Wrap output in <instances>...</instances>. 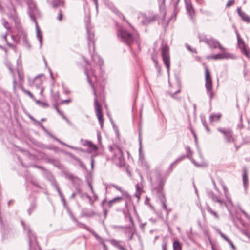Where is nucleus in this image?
I'll return each mask as SVG.
<instances>
[{
	"instance_id": "4468645a",
	"label": "nucleus",
	"mask_w": 250,
	"mask_h": 250,
	"mask_svg": "<svg viewBox=\"0 0 250 250\" xmlns=\"http://www.w3.org/2000/svg\"><path fill=\"white\" fill-rule=\"evenodd\" d=\"M173 250H182V244L178 240H175L173 243Z\"/></svg>"
},
{
	"instance_id": "20e7f679",
	"label": "nucleus",
	"mask_w": 250,
	"mask_h": 250,
	"mask_svg": "<svg viewBox=\"0 0 250 250\" xmlns=\"http://www.w3.org/2000/svg\"><path fill=\"white\" fill-rule=\"evenodd\" d=\"M117 36L128 45L131 44L133 42L132 34L124 29L121 28L118 30Z\"/></svg>"
},
{
	"instance_id": "4be33fe9",
	"label": "nucleus",
	"mask_w": 250,
	"mask_h": 250,
	"mask_svg": "<svg viewBox=\"0 0 250 250\" xmlns=\"http://www.w3.org/2000/svg\"><path fill=\"white\" fill-rule=\"evenodd\" d=\"M63 17V13L62 11L61 10H60L59 11L58 16L57 17V19L59 21H61L62 20Z\"/></svg>"
},
{
	"instance_id": "393cba45",
	"label": "nucleus",
	"mask_w": 250,
	"mask_h": 250,
	"mask_svg": "<svg viewBox=\"0 0 250 250\" xmlns=\"http://www.w3.org/2000/svg\"><path fill=\"white\" fill-rule=\"evenodd\" d=\"M3 25L6 29H9L10 28V26L9 24L6 21H4L3 22Z\"/></svg>"
},
{
	"instance_id": "473e14b6",
	"label": "nucleus",
	"mask_w": 250,
	"mask_h": 250,
	"mask_svg": "<svg viewBox=\"0 0 250 250\" xmlns=\"http://www.w3.org/2000/svg\"><path fill=\"white\" fill-rule=\"evenodd\" d=\"M3 39H4V40L5 41H7V34H4L3 36Z\"/></svg>"
},
{
	"instance_id": "0eeeda50",
	"label": "nucleus",
	"mask_w": 250,
	"mask_h": 250,
	"mask_svg": "<svg viewBox=\"0 0 250 250\" xmlns=\"http://www.w3.org/2000/svg\"><path fill=\"white\" fill-rule=\"evenodd\" d=\"M205 80L207 89L209 91H211L212 88V82L210 72L207 67L205 68Z\"/></svg>"
},
{
	"instance_id": "2eb2a0df",
	"label": "nucleus",
	"mask_w": 250,
	"mask_h": 250,
	"mask_svg": "<svg viewBox=\"0 0 250 250\" xmlns=\"http://www.w3.org/2000/svg\"><path fill=\"white\" fill-rule=\"evenodd\" d=\"M246 168L243 169V181L244 185H247L248 183V177Z\"/></svg>"
},
{
	"instance_id": "7c9ffc66",
	"label": "nucleus",
	"mask_w": 250,
	"mask_h": 250,
	"mask_svg": "<svg viewBox=\"0 0 250 250\" xmlns=\"http://www.w3.org/2000/svg\"><path fill=\"white\" fill-rule=\"evenodd\" d=\"M123 21H125L126 23H127V24L132 28H133V27L128 22V21L125 19V17L123 18Z\"/></svg>"
},
{
	"instance_id": "f8f14e48",
	"label": "nucleus",
	"mask_w": 250,
	"mask_h": 250,
	"mask_svg": "<svg viewBox=\"0 0 250 250\" xmlns=\"http://www.w3.org/2000/svg\"><path fill=\"white\" fill-rule=\"evenodd\" d=\"M210 46L213 48H219L222 51L226 50V49L224 48L223 46H222L218 41H212L210 43Z\"/></svg>"
},
{
	"instance_id": "f704fd0d",
	"label": "nucleus",
	"mask_w": 250,
	"mask_h": 250,
	"mask_svg": "<svg viewBox=\"0 0 250 250\" xmlns=\"http://www.w3.org/2000/svg\"><path fill=\"white\" fill-rule=\"evenodd\" d=\"M56 109L59 113H61V112L59 111V109L57 107L56 108Z\"/></svg>"
},
{
	"instance_id": "dca6fc26",
	"label": "nucleus",
	"mask_w": 250,
	"mask_h": 250,
	"mask_svg": "<svg viewBox=\"0 0 250 250\" xmlns=\"http://www.w3.org/2000/svg\"><path fill=\"white\" fill-rule=\"evenodd\" d=\"M18 75L19 79L20 82L21 83L24 81V74L22 71L18 70Z\"/></svg>"
},
{
	"instance_id": "bb28decb",
	"label": "nucleus",
	"mask_w": 250,
	"mask_h": 250,
	"mask_svg": "<svg viewBox=\"0 0 250 250\" xmlns=\"http://www.w3.org/2000/svg\"><path fill=\"white\" fill-rule=\"evenodd\" d=\"M71 102V100L70 99H69L62 101L61 104H68V103H70Z\"/></svg>"
},
{
	"instance_id": "6e6552de",
	"label": "nucleus",
	"mask_w": 250,
	"mask_h": 250,
	"mask_svg": "<svg viewBox=\"0 0 250 250\" xmlns=\"http://www.w3.org/2000/svg\"><path fill=\"white\" fill-rule=\"evenodd\" d=\"M238 43L240 48L241 49L242 52L248 58L250 57V50L246 46L245 42L243 41H241L240 39L238 40Z\"/></svg>"
},
{
	"instance_id": "9d476101",
	"label": "nucleus",
	"mask_w": 250,
	"mask_h": 250,
	"mask_svg": "<svg viewBox=\"0 0 250 250\" xmlns=\"http://www.w3.org/2000/svg\"><path fill=\"white\" fill-rule=\"evenodd\" d=\"M65 3L64 0H53L52 2V5L54 8H56L59 6L64 7H65Z\"/></svg>"
},
{
	"instance_id": "f257e3e1",
	"label": "nucleus",
	"mask_w": 250,
	"mask_h": 250,
	"mask_svg": "<svg viewBox=\"0 0 250 250\" xmlns=\"http://www.w3.org/2000/svg\"><path fill=\"white\" fill-rule=\"evenodd\" d=\"M94 107L98 121L102 127L104 124V118L103 113L102 104L105 102V95L104 92H102L97 94L94 91Z\"/></svg>"
},
{
	"instance_id": "412c9836",
	"label": "nucleus",
	"mask_w": 250,
	"mask_h": 250,
	"mask_svg": "<svg viewBox=\"0 0 250 250\" xmlns=\"http://www.w3.org/2000/svg\"><path fill=\"white\" fill-rule=\"evenodd\" d=\"M234 0H229L226 4V7L229 8L234 4Z\"/></svg>"
},
{
	"instance_id": "c9c22d12",
	"label": "nucleus",
	"mask_w": 250,
	"mask_h": 250,
	"mask_svg": "<svg viewBox=\"0 0 250 250\" xmlns=\"http://www.w3.org/2000/svg\"><path fill=\"white\" fill-rule=\"evenodd\" d=\"M136 188H137V190H139V189L140 188H139V185H136Z\"/></svg>"
},
{
	"instance_id": "2f4dec72",
	"label": "nucleus",
	"mask_w": 250,
	"mask_h": 250,
	"mask_svg": "<svg viewBox=\"0 0 250 250\" xmlns=\"http://www.w3.org/2000/svg\"><path fill=\"white\" fill-rule=\"evenodd\" d=\"M118 248L121 250H126V249L122 246H118Z\"/></svg>"
},
{
	"instance_id": "c756f323",
	"label": "nucleus",
	"mask_w": 250,
	"mask_h": 250,
	"mask_svg": "<svg viewBox=\"0 0 250 250\" xmlns=\"http://www.w3.org/2000/svg\"><path fill=\"white\" fill-rule=\"evenodd\" d=\"M162 249L163 250H167V243H164L162 245Z\"/></svg>"
},
{
	"instance_id": "72a5a7b5",
	"label": "nucleus",
	"mask_w": 250,
	"mask_h": 250,
	"mask_svg": "<svg viewBox=\"0 0 250 250\" xmlns=\"http://www.w3.org/2000/svg\"><path fill=\"white\" fill-rule=\"evenodd\" d=\"M92 0L94 1V2L95 3V4L96 5H97V3H98V0Z\"/></svg>"
},
{
	"instance_id": "c85d7f7f",
	"label": "nucleus",
	"mask_w": 250,
	"mask_h": 250,
	"mask_svg": "<svg viewBox=\"0 0 250 250\" xmlns=\"http://www.w3.org/2000/svg\"><path fill=\"white\" fill-rule=\"evenodd\" d=\"M228 243L234 250H235V246L234 245L231 241L229 240V242H228Z\"/></svg>"
},
{
	"instance_id": "5701e85b",
	"label": "nucleus",
	"mask_w": 250,
	"mask_h": 250,
	"mask_svg": "<svg viewBox=\"0 0 250 250\" xmlns=\"http://www.w3.org/2000/svg\"><path fill=\"white\" fill-rule=\"evenodd\" d=\"M186 47L191 52L197 53V51H196V49L193 48L190 45L187 44V45H186Z\"/></svg>"
},
{
	"instance_id": "f3484780",
	"label": "nucleus",
	"mask_w": 250,
	"mask_h": 250,
	"mask_svg": "<svg viewBox=\"0 0 250 250\" xmlns=\"http://www.w3.org/2000/svg\"><path fill=\"white\" fill-rule=\"evenodd\" d=\"M111 151H114L115 153H116L118 154H120L121 155H123V153L122 150V149L118 146H116L114 148H113L112 147L110 148Z\"/></svg>"
},
{
	"instance_id": "cd10ccee",
	"label": "nucleus",
	"mask_w": 250,
	"mask_h": 250,
	"mask_svg": "<svg viewBox=\"0 0 250 250\" xmlns=\"http://www.w3.org/2000/svg\"><path fill=\"white\" fill-rule=\"evenodd\" d=\"M162 206H163L164 209H165L166 210H167V206L166 205V204L165 201H162Z\"/></svg>"
},
{
	"instance_id": "f03ea898",
	"label": "nucleus",
	"mask_w": 250,
	"mask_h": 250,
	"mask_svg": "<svg viewBox=\"0 0 250 250\" xmlns=\"http://www.w3.org/2000/svg\"><path fill=\"white\" fill-rule=\"evenodd\" d=\"M161 56L163 62L168 72L170 68V56L169 47L167 44H163L161 47Z\"/></svg>"
},
{
	"instance_id": "4c0bfd02",
	"label": "nucleus",
	"mask_w": 250,
	"mask_h": 250,
	"mask_svg": "<svg viewBox=\"0 0 250 250\" xmlns=\"http://www.w3.org/2000/svg\"><path fill=\"white\" fill-rule=\"evenodd\" d=\"M94 147L95 149H96V148H97V147H96V146H94Z\"/></svg>"
},
{
	"instance_id": "a211bd4d",
	"label": "nucleus",
	"mask_w": 250,
	"mask_h": 250,
	"mask_svg": "<svg viewBox=\"0 0 250 250\" xmlns=\"http://www.w3.org/2000/svg\"><path fill=\"white\" fill-rule=\"evenodd\" d=\"M122 200V197H118L115 198L114 199H113V200H112L109 202V204L110 206H111L113 203L117 202H120Z\"/></svg>"
},
{
	"instance_id": "aec40b11",
	"label": "nucleus",
	"mask_w": 250,
	"mask_h": 250,
	"mask_svg": "<svg viewBox=\"0 0 250 250\" xmlns=\"http://www.w3.org/2000/svg\"><path fill=\"white\" fill-rule=\"evenodd\" d=\"M36 103L42 106V107H43L44 108H46V107H48V106H49V105L47 103H44V102H42L40 101H37Z\"/></svg>"
},
{
	"instance_id": "423d86ee",
	"label": "nucleus",
	"mask_w": 250,
	"mask_h": 250,
	"mask_svg": "<svg viewBox=\"0 0 250 250\" xmlns=\"http://www.w3.org/2000/svg\"><path fill=\"white\" fill-rule=\"evenodd\" d=\"M207 58L208 59H213L216 60L224 59H234L235 58V56L231 53L227 52L226 51H222V53H219L214 55L208 56Z\"/></svg>"
},
{
	"instance_id": "a878e982",
	"label": "nucleus",
	"mask_w": 250,
	"mask_h": 250,
	"mask_svg": "<svg viewBox=\"0 0 250 250\" xmlns=\"http://www.w3.org/2000/svg\"><path fill=\"white\" fill-rule=\"evenodd\" d=\"M220 235L221 237L225 239L227 242H229L230 240L227 237H226L224 234H223L222 233H220Z\"/></svg>"
},
{
	"instance_id": "6ab92c4d",
	"label": "nucleus",
	"mask_w": 250,
	"mask_h": 250,
	"mask_svg": "<svg viewBox=\"0 0 250 250\" xmlns=\"http://www.w3.org/2000/svg\"><path fill=\"white\" fill-rule=\"evenodd\" d=\"M21 89L24 93L28 95L31 99H34V98H35L34 96L30 91L27 90L24 88H21Z\"/></svg>"
},
{
	"instance_id": "b1692460",
	"label": "nucleus",
	"mask_w": 250,
	"mask_h": 250,
	"mask_svg": "<svg viewBox=\"0 0 250 250\" xmlns=\"http://www.w3.org/2000/svg\"><path fill=\"white\" fill-rule=\"evenodd\" d=\"M208 212L211 213V214H212L216 218L218 219L219 218V216L217 214V213L215 211H214L213 210H212L211 209H208Z\"/></svg>"
},
{
	"instance_id": "ddd939ff",
	"label": "nucleus",
	"mask_w": 250,
	"mask_h": 250,
	"mask_svg": "<svg viewBox=\"0 0 250 250\" xmlns=\"http://www.w3.org/2000/svg\"><path fill=\"white\" fill-rule=\"evenodd\" d=\"M222 117V114L220 113L212 114L210 116V120L211 122H217L220 120Z\"/></svg>"
},
{
	"instance_id": "7ed1b4c3",
	"label": "nucleus",
	"mask_w": 250,
	"mask_h": 250,
	"mask_svg": "<svg viewBox=\"0 0 250 250\" xmlns=\"http://www.w3.org/2000/svg\"><path fill=\"white\" fill-rule=\"evenodd\" d=\"M219 131L224 135V138L227 143H233L235 146V150L234 152L236 153L240 148V146L236 145L235 144L236 139L233 136L232 132L230 130L219 129Z\"/></svg>"
},
{
	"instance_id": "1a4fd4ad",
	"label": "nucleus",
	"mask_w": 250,
	"mask_h": 250,
	"mask_svg": "<svg viewBox=\"0 0 250 250\" xmlns=\"http://www.w3.org/2000/svg\"><path fill=\"white\" fill-rule=\"evenodd\" d=\"M237 11L239 15V16L241 17V19L245 22L250 24V16L245 13V12H243L241 10V9L240 7H238L237 9Z\"/></svg>"
},
{
	"instance_id": "e433bc0d",
	"label": "nucleus",
	"mask_w": 250,
	"mask_h": 250,
	"mask_svg": "<svg viewBox=\"0 0 250 250\" xmlns=\"http://www.w3.org/2000/svg\"><path fill=\"white\" fill-rule=\"evenodd\" d=\"M180 91V90L179 89L178 91H177L176 92H174V93H177L179 92Z\"/></svg>"
},
{
	"instance_id": "39448f33",
	"label": "nucleus",
	"mask_w": 250,
	"mask_h": 250,
	"mask_svg": "<svg viewBox=\"0 0 250 250\" xmlns=\"http://www.w3.org/2000/svg\"><path fill=\"white\" fill-rule=\"evenodd\" d=\"M42 80L40 77H36L33 79H28V85L31 87H35L40 90V94L42 95L44 90L42 86Z\"/></svg>"
},
{
	"instance_id": "9b49d317",
	"label": "nucleus",
	"mask_w": 250,
	"mask_h": 250,
	"mask_svg": "<svg viewBox=\"0 0 250 250\" xmlns=\"http://www.w3.org/2000/svg\"><path fill=\"white\" fill-rule=\"evenodd\" d=\"M187 10L191 19L194 18L195 12L193 6L190 3H187L186 5Z\"/></svg>"
}]
</instances>
